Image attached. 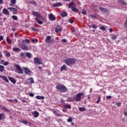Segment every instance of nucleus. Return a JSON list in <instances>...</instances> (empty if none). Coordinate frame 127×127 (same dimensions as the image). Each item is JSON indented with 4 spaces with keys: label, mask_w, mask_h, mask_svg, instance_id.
I'll list each match as a JSON object with an SVG mask.
<instances>
[{
    "label": "nucleus",
    "mask_w": 127,
    "mask_h": 127,
    "mask_svg": "<svg viewBox=\"0 0 127 127\" xmlns=\"http://www.w3.org/2000/svg\"><path fill=\"white\" fill-rule=\"evenodd\" d=\"M1 110H2V111L6 112H10V110L5 107V106H1Z\"/></svg>",
    "instance_id": "obj_21"
},
{
    "label": "nucleus",
    "mask_w": 127,
    "mask_h": 127,
    "mask_svg": "<svg viewBox=\"0 0 127 127\" xmlns=\"http://www.w3.org/2000/svg\"><path fill=\"white\" fill-rule=\"evenodd\" d=\"M64 108L65 109H71V105L69 104H66L64 106Z\"/></svg>",
    "instance_id": "obj_34"
},
{
    "label": "nucleus",
    "mask_w": 127,
    "mask_h": 127,
    "mask_svg": "<svg viewBox=\"0 0 127 127\" xmlns=\"http://www.w3.org/2000/svg\"><path fill=\"white\" fill-rule=\"evenodd\" d=\"M4 66H7L8 65V62H5L3 64Z\"/></svg>",
    "instance_id": "obj_55"
},
{
    "label": "nucleus",
    "mask_w": 127,
    "mask_h": 127,
    "mask_svg": "<svg viewBox=\"0 0 127 127\" xmlns=\"http://www.w3.org/2000/svg\"><path fill=\"white\" fill-rule=\"evenodd\" d=\"M61 41L62 42L64 43V42H66V41H67V40H66L65 39H63L61 40Z\"/></svg>",
    "instance_id": "obj_58"
},
{
    "label": "nucleus",
    "mask_w": 127,
    "mask_h": 127,
    "mask_svg": "<svg viewBox=\"0 0 127 127\" xmlns=\"http://www.w3.org/2000/svg\"><path fill=\"white\" fill-rule=\"evenodd\" d=\"M11 18H12V19H13L14 20H17L18 18H17V16H15V15H13L12 16Z\"/></svg>",
    "instance_id": "obj_44"
},
{
    "label": "nucleus",
    "mask_w": 127,
    "mask_h": 127,
    "mask_svg": "<svg viewBox=\"0 0 127 127\" xmlns=\"http://www.w3.org/2000/svg\"><path fill=\"white\" fill-rule=\"evenodd\" d=\"M5 119V115L4 113H0V121Z\"/></svg>",
    "instance_id": "obj_19"
},
{
    "label": "nucleus",
    "mask_w": 127,
    "mask_h": 127,
    "mask_svg": "<svg viewBox=\"0 0 127 127\" xmlns=\"http://www.w3.org/2000/svg\"><path fill=\"white\" fill-rule=\"evenodd\" d=\"M79 111H80V112H85V111H86V108H85V107H80L79 108Z\"/></svg>",
    "instance_id": "obj_38"
},
{
    "label": "nucleus",
    "mask_w": 127,
    "mask_h": 127,
    "mask_svg": "<svg viewBox=\"0 0 127 127\" xmlns=\"http://www.w3.org/2000/svg\"><path fill=\"white\" fill-rule=\"evenodd\" d=\"M14 101H15V103H18V100L17 99H14Z\"/></svg>",
    "instance_id": "obj_64"
},
{
    "label": "nucleus",
    "mask_w": 127,
    "mask_h": 127,
    "mask_svg": "<svg viewBox=\"0 0 127 127\" xmlns=\"http://www.w3.org/2000/svg\"><path fill=\"white\" fill-rule=\"evenodd\" d=\"M75 5H76L74 3V2L73 1H71V2H70L68 4V7L69 8H72V7H73V6H75Z\"/></svg>",
    "instance_id": "obj_22"
},
{
    "label": "nucleus",
    "mask_w": 127,
    "mask_h": 127,
    "mask_svg": "<svg viewBox=\"0 0 127 127\" xmlns=\"http://www.w3.org/2000/svg\"><path fill=\"white\" fill-rule=\"evenodd\" d=\"M81 13L82 14H86L87 13V12H86V10H83L82 11Z\"/></svg>",
    "instance_id": "obj_56"
},
{
    "label": "nucleus",
    "mask_w": 127,
    "mask_h": 127,
    "mask_svg": "<svg viewBox=\"0 0 127 127\" xmlns=\"http://www.w3.org/2000/svg\"><path fill=\"white\" fill-rule=\"evenodd\" d=\"M12 50L13 51H14V52H19V51H21V50H20L19 48H15V47L13 48Z\"/></svg>",
    "instance_id": "obj_28"
},
{
    "label": "nucleus",
    "mask_w": 127,
    "mask_h": 127,
    "mask_svg": "<svg viewBox=\"0 0 127 127\" xmlns=\"http://www.w3.org/2000/svg\"><path fill=\"white\" fill-rule=\"evenodd\" d=\"M64 62L67 66H73L77 62V59L74 58H69L65 59Z\"/></svg>",
    "instance_id": "obj_1"
},
{
    "label": "nucleus",
    "mask_w": 127,
    "mask_h": 127,
    "mask_svg": "<svg viewBox=\"0 0 127 127\" xmlns=\"http://www.w3.org/2000/svg\"><path fill=\"white\" fill-rule=\"evenodd\" d=\"M31 29L33 31H37L38 30V29L35 28L34 27H32Z\"/></svg>",
    "instance_id": "obj_48"
},
{
    "label": "nucleus",
    "mask_w": 127,
    "mask_h": 127,
    "mask_svg": "<svg viewBox=\"0 0 127 127\" xmlns=\"http://www.w3.org/2000/svg\"><path fill=\"white\" fill-rule=\"evenodd\" d=\"M67 102H74V99L71 97H69L66 100Z\"/></svg>",
    "instance_id": "obj_40"
},
{
    "label": "nucleus",
    "mask_w": 127,
    "mask_h": 127,
    "mask_svg": "<svg viewBox=\"0 0 127 127\" xmlns=\"http://www.w3.org/2000/svg\"><path fill=\"white\" fill-rule=\"evenodd\" d=\"M112 98V96L111 95H109V96H106V99H111Z\"/></svg>",
    "instance_id": "obj_59"
},
{
    "label": "nucleus",
    "mask_w": 127,
    "mask_h": 127,
    "mask_svg": "<svg viewBox=\"0 0 127 127\" xmlns=\"http://www.w3.org/2000/svg\"><path fill=\"white\" fill-rule=\"evenodd\" d=\"M25 55H26V57H27L29 59H31V57H32V55H31V53H30L29 52L26 53L25 54Z\"/></svg>",
    "instance_id": "obj_29"
},
{
    "label": "nucleus",
    "mask_w": 127,
    "mask_h": 127,
    "mask_svg": "<svg viewBox=\"0 0 127 127\" xmlns=\"http://www.w3.org/2000/svg\"><path fill=\"white\" fill-rule=\"evenodd\" d=\"M24 72L26 75H30L31 74V70L27 67H24Z\"/></svg>",
    "instance_id": "obj_10"
},
{
    "label": "nucleus",
    "mask_w": 127,
    "mask_h": 127,
    "mask_svg": "<svg viewBox=\"0 0 127 127\" xmlns=\"http://www.w3.org/2000/svg\"><path fill=\"white\" fill-rule=\"evenodd\" d=\"M125 26L126 28H127V20H126V21L125 22Z\"/></svg>",
    "instance_id": "obj_62"
},
{
    "label": "nucleus",
    "mask_w": 127,
    "mask_h": 127,
    "mask_svg": "<svg viewBox=\"0 0 127 127\" xmlns=\"http://www.w3.org/2000/svg\"><path fill=\"white\" fill-rule=\"evenodd\" d=\"M15 67L17 71H18V73H19V74H23V70H22V68H21L20 66H19V65L15 64Z\"/></svg>",
    "instance_id": "obj_7"
},
{
    "label": "nucleus",
    "mask_w": 127,
    "mask_h": 127,
    "mask_svg": "<svg viewBox=\"0 0 127 127\" xmlns=\"http://www.w3.org/2000/svg\"><path fill=\"white\" fill-rule=\"evenodd\" d=\"M36 99H37V100H44V99H45V97H44V96H40L39 95H38L36 97Z\"/></svg>",
    "instance_id": "obj_30"
},
{
    "label": "nucleus",
    "mask_w": 127,
    "mask_h": 127,
    "mask_svg": "<svg viewBox=\"0 0 127 127\" xmlns=\"http://www.w3.org/2000/svg\"><path fill=\"white\" fill-rule=\"evenodd\" d=\"M39 18H35V20L37 21V22L39 24H43V21L40 20L39 19Z\"/></svg>",
    "instance_id": "obj_25"
},
{
    "label": "nucleus",
    "mask_w": 127,
    "mask_h": 127,
    "mask_svg": "<svg viewBox=\"0 0 127 127\" xmlns=\"http://www.w3.org/2000/svg\"><path fill=\"white\" fill-rule=\"evenodd\" d=\"M17 12H18V10L16 8H14L13 10V14H17Z\"/></svg>",
    "instance_id": "obj_35"
},
{
    "label": "nucleus",
    "mask_w": 127,
    "mask_h": 127,
    "mask_svg": "<svg viewBox=\"0 0 127 127\" xmlns=\"http://www.w3.org/2000/svg\"><path fill=\"white\" fill-rule=\"evenodd\" d=\"M68 68L67 67V66L66 65L64 64L60 68L61 72H62L63 71H67Z\"/></svg>",
    "instance_id": "obj_13"
},
{
    "label": "nucleus",
    "mask_w": 127,
    "mask_h": 127,
    "mask_svg": "<svg viewBox=\"0 0 127 127\" xmlns=\"http://www.w3.org/2000/svg\"><path fill=\"white\" fill-rule=\"evenodd\" d=\"M11 3L9 4L10 6H14V4L16 3V0H10Z\"/></svg>",
    "instance_id": "obj_23"
},
{
    "label": "nucleus",
    "mask_w": 127,
    "mask_h": 127,
    "mask_svg": "<svg viewBox=\"0 0 127 127\" xmlns=\"http://www.w3.org/2000/svg\"><path fill=\"white\" fill-rule=\"evenodd\" d=\"M32 42L34 43V42H38V40H37V39H34L32 40Z\"/></svg>",
    "instance_id": "obj_54"
},
{
    "label": "nucleus",
    "mask_w": 127,
    "mask_h": 127,
    "mask_svg": "<svg viewBox=\"0 0 127 127\" xmlns=\"http://www.w3.org/2000/svg\"><path fill=\"white\" fill-rule=\"evenodd\" d=\"M118 38V36L115 34H113L111 36V39L112 40H115Z\"/></svg>",
    "instance_id": "obj_32"
},
{
    "label": "nucleus",
    "mask_w": 127,
    "mask_h": 127,
    "mask_svg": "<svg viewBox=\"0 0 127 127\" xmlns=\"http://www.w3.org/2000/svg\"><path fill=\"white\" fill-rule=\"evenodd\" d=\"M34 62L35 64H38V65H42V62H41V59L39 58H34Z\"/></svg>",
    "instance_id": "obj_6"
},
{
    "label": "nucleus",
    "mask_w": 127,
    "mask_h": 127,
    "mask_svg": "<svg viewBox=\"0 0 127 127\" xmlns=\"http://www.w3.org/2000/svg\"><path fill=\"white\" fill-rule=\"evenodd\" d=\"M30 3H31V4H33V5H37V3L34 0L30 1Z\"/></svg>",
    "instance_id": "obj_39"
},
{
    "label": "nucleus",
    "mask_w": 127,
    "mask_h": 127,
    "mask_svg": "<svg viewBox=\"0 0 127 127\" xmlns=\"http://www.w3.org/2000/svg\"><path fill=\"white\" fill-rule=\"evenodd\" d=\"M32 114L35 118H38V117L39 116V113L36 111H34L32 113Z\"/></svg>",
    "instance_id": "obj_16"
},
{
    "label": "nucleus",
    "mask_w": 127,
    "mask_h": 127,
    "mask_svg": "<svg viewBox=\"0 0 127 127\" xmlns=\"http://www.w3.org/2000/svg\"><path fill=\"white\" fill-rule=\"evenodd\" d=\"M84 93L82 92L77 93L76 95V97L75 98V101H76V102H80L82 98L84 99Z\"/></svg>",
    "instance_id": "obj_3"
},
{
    "label": "nucleus",
    "mask_w": 127,
    "mask_h": 127,
    "mask_svg": "<svg viewBox=\"0 0 127 127\" xmlns=\"http://www.w3.org/2000/svg\"><path fill=\"white\" fill-rule=\"evenodd\" d=\"M6 40L7 41V43H8V44H11V40H10V39L9 38V37H7Z\"/></svg>",
    "instance_id": "obj_31"
},
{
    "label": "nucleus",
    "mask_w": 127,
    "mask_h": 127,
    "mask_svg": "<svg viewBox=\"0 0 127 127\" xmlns=\"http://www.w3.org/2000/svg\"><path fill=\"white\" fill-rule=\"evenodd\" d=\"M2 12L5 15H9V11L5 8L2 9Z\"/></svg>",
    "instance_id": "obj_15"
},
{
    "label": "nucleus",
    "mask_w": 127,
    "mask_h": 127,
    "mask_svg": "<svg viewBox=\"0 0 127 127\" xmlns=\"http://www.w3.org/2000/svg\"><path fill=\"white\" fill-rule=\"evenodd\" d=\"M116 105L117 107H121V105H122V103L118 102L116 104Z\"/></svg>",
    "instance_id": "obj_53"
},
{
    "label": "nucleus",
    "mask_w": 127,
    "mask_h": 127,
    "mask_svg": "<svg viewBox=\"0 0 127 127\" xmlns=\"http://www.w3.org/2000/svg\"><path fill=\"white\" fill-rule=\"evenodd\" d=\"M60 15L61 16H63V17H65V16H67V12L63 11L61 12Z\"/></svg>",
    "instance_id": "obj_26"
},
{
    "label": "nucleus",
    "mask_w": 127,
    "mask_h": 127,
    "mask_svg": "<svg viewBox=\"0 0 127 127\" xmlns=\"http://www.w3.org/2000/svg\"><path fill=\"white\" fill-rule=\"evenodd\" d=\"M7 101H9V102H11V103H13V102H14L13 99H7Z\"/></svg>",
    "instance_id": "obj_60"
},
{
    "label": "nucleus",
    "mask_w": 127,
    "mask_h": 127,
    "mask_svg": "<svg viewBox=\"0 0 127 127\" xmlns=\"http://www.w3.org/2000/svg\"><path fill=\"white\" fill-rule=\"evenodd\" d=\"M71 10H72L74 12H79V9L76 8L75 6H72L71 7Z\"/></svg>",
    "instance_id": "obj_27"
},
{
    "label": "nucleus",
    "mask_w": 127,
    "mask_h": 127,
    "mask_svg": "<svg viewBox=\"0 0 127 127\" xmlns=\"http://www.w3.org/2000/svg\"><path fill=\"white\" fill-rule=\"evenodd\" d=\"M66 122H67V123H72V122H73V119H72V118H69L67 120Z\"/></svg>",
    "instance_id": "obj_42"
},
{
    "label": "nucleus",
    "mask_w": 127,
    "mask_h": 127,
    "mask_svg": "<svg viewBox=\"0 0 127 127\" xmlns=\"http://www.w3.org/2000/svg\"><path fill=\"white\" fill-rule=\"evenodd\" d=\"M8 79L11 82V83H12V84H15L16 83V80L12 77H8Z\"/></svg>",
    "instance_id": "obj_17"
},
{
    "label": "nucleus",
    "mask_w": 127,
    "mask_h": 127,
    "mask_svg": "<svg viewBox=\"0 0 127 127\" xmlns=\"http://www.w3.org/2000/svg\"><path fill=\"white\" fill-rule=\"evenodd\" d=\"M124 114L125 115V116H127V112L126 111H124Z\"/></svg>",
    "instance_id": "obj_63"
},
{
    "label": "nucleus",
    "mask_w": 127,
    "mask_h": 127,
    "mask_svg": "<svg viewBox=\"0 0 127 127\" xmlns=\"http://www.w3.org/2000/svg\"><path fill=\"white\" fill-rule=\"evenodd\" d=\"M5 56H6V57H10V53H9V52H7V53L5 54Z\"/></svg>",
    "instance_id": "obj_47"
},
{
    "label": "nucleus",
    "mask_w": 127,
    "mask_h": 127,
    "mask_svg": "<svg viewBox=\"0 0 127 127\" xmlns=\"http://www.w3.org/2000/svg\"><path fill=\"white\" fill-rule=\"evenodd\" d=\"M53 113H54L56 117H61V114L59 113L58 111L53 110Z\"/></svg>",
    "instance_id": "obj_18"
},
{
    "label": "nucleus",
    "mask_w": 127,
    "mask_h": 127,
    "mask_svg": "<svg viewBox=\"0 0 127 127\" xmlns=\"http://www.w3.org/2000/svg\"><path fill=\"white\" fill-rule=\"evenodd\" d=\"M49 19H50L51 21H54V20H56V17H55L53 14H50L49 15Z\"/></svg>",
    "instance_id": "obj_11"
},
{
    "label": "nucleus",
    "mask_w": 127,
    "mask_h": 127,
    "mask_svg": "<svg viewBox=\"0 0 127 127\" xmlns=\"http://www.w3.org/2000/svg\"><path fill=\"white\" fill-rule=\"evenodd\" d=\"M99 28L101 30H103V31H105V30H106V28L104 26L100 27Z\"/></svg>",
    "instance_id": "obj_46"
},
{
    "label": "nucleus",
    "mask_w": 127,
    "mask_h": 127,
    "mask_svg": "<svg viewBox=\"0 0 127 127\" xmlns=\"http://www.w3.org/2000/svg\"><path fill=\"white\" fill-rule=\"evenodd\" d=\"M62 29L63 28L61 26L58 25L56 27L55 31L56 32V33H58L59 32L62 31Z\"/></svg>",
    "instance_id": "obj_9"
},
{
    "label": "nucleus",
    "mask_w": 127,
    "mask_h": 127,
    "mask_svg": "<svg viewBox=\"0 0 127 127\" xmlns=\"http://www.w3.org/2000/svg\"><path fill=\"white\" fill-rule=\"evenodd\" d=\"M91 27L96 29V28H97V26L95 24H91Z\"/></svg>",
    "instance_id": "obj_49"
},
{
    "label": "nucleus",
    "mask_w": 127,
    "mask_h": 127,
    "mask_svg": "<svg viewBox=\"0 0 127 127\" xmlns=\"http://www.w3.org/2000/svg\"><path fill=\"white\" fill-rule=\"evenodd\" d=\"M20 57H21V58H22V59H24V58H25V54H24V53L22 52L20 53Z\"/></svg>",
    "instance_id": "obj_33"
},
{
    "label": "nucleus",
    "mask_w": 127,
    "mask_h": 127,
    "mask_svg": "<svg viewBox=\"0 0 127 127\" xmlns=\"http://www.w3.org/2000/svg\"><path fill=\"white\" fill-rule=\"evenodd\" d=\"M27 83L30 85H31V84L34 83V80L32 77H30L27 79Z\"/></svg>",
    "instance_id": "obj_12"
},
{
    "label": "nucleus",
    "mask_w": 127,
    "mask_h": 127,
    "mask_svg": "<svg viewBox=\"0 0 127 127\" xmlns=\"http://www.w3.org/2000/svg\"><path fill=\"white\" fill-rule=\"evenodd\" d=\"M99 9L101 11H103V12H108V11H109V10H108V9L102 7H99Z\"/></svg>",
    "instance_id": "obj_24"
},
{
    "label": "nucleus",
    "mask_w": 127,
    "mask_h": 127,
    "mask_svg": "<svg viewBox=\"0 0 127 127\" xmlns=\"http://www.w3.org/2000/svg\"><path fill=\"white\" fill-rule=\"evenodd\" d=\"M3 80H4V81H5L6 83H9V81H8L7 77H6V76L4 75V77H3Z\"/></svg>",
    "instance_id": "obj_41"
},
{
    "label": "nucleus",
    "mask_w": 127,
    "mask_h": 127,
    "mask_svg": "<svg viewBox=\"0 0 127 127\" xmlns=\"http://www.w3.org/2000/svg\"><path fill=\"white\" fill-rule=\"evenodd\" d=\"M117 2L118 3H119V4H122V5H127V2L123 0H118Z\"/></svg>",
    "instance_id": "obj_14"
},
{
    "label": "nucleus",
    "mask_w": 127,
    "mask_h": 127,
    "mask_svg": "<svg viewBox=\"0 0 127 127\" xmlns=\"http://www.w3.org/2000/svg\"><path fill=\"white\" fill-rule=\"evenodd\" d=\"M29 96H30V97H34V94L30 93H29Z\"/></svg>",
    "instance_id": "obj_57"
},
{
    "label": "nucleus",
    "mask_w": 127,
    "mask_h": 127,
    "mask_svg": "<svg viewBox=\"0 0 127 127\" xmlns=\"http://www.w3.org/2000/svg\"><path fill=\"white\" fill-rule=\"evenodd\" d=\"M1 40H3V37L0 36V42L1 41Z\"/></svg>",
    "instance_id": "obj_61"
},
{
    "label": "nucleus",
    "mask_w": 127,
    "mask_h": 127,
    "mask_svg": "<svg viewBox=\"0 0 127 127\" xmlns=\"http://www.w3.org/2000/svg\"><path fill=\"white\" fill-rule=\"evenodd\" d=\"M61 5H62V3L59 2L54 3L53 6H54V7H57V6H61Z\"/></svg>",
    "instance_id": "obj_20"
},
{
    "label": "nucleus",
    "mask_w": 127,
    "mask_h": 127,
    "mask_svg": "<svg viewBox=\"0 0 127 127\" xmlns=\"http://www.w3.org/2000/svg\"><path fill=\"white\" fill-rule=\"evenodd\" d=\"M90 17H92V18H95L97 19V16H96V14H93L92 15H90Z\"/></svg>",
    "instance_id": "obj_45"
},
{
    "label": "nucleus",
    "mask_w": 127,
    "mask_h": 127,
    "mask_svg": "<svg viewBox=\"0 0 127 127\" xmlns=\"http://www.w3.org/2000/svg\"><path fill=\"white\" fill-rule=\"evenodd\" d=\"M68 21L69 22H70V23H73L74 22V20H73L71 18H70L68 19Z\"/></svg>",
    "instance_id": "obj_52"
},
{
    "label": "nucleus",
    "mask_w": 127,
    "mask_h": 127,
    "mask_svg": "<svg viewBox=\"0 0 127 127\" xmlns=\"http://www.w3.org/2000/svg\"><path fill=\"white\" fill-rule=\"evenodd\" d=\"M32 14L33 15H34V16L36 17V18H42V16L41 15H40V13H39L37 11H33L32 12Z\"/></svg>",
    "instance_id": "obj_8"
},
{
    "label": "nucleus",
    "mask_w": 127,
    "mask_h": 127,
    "mask_svg": "<svg viewBox=\"0 0 127 127\" xmlns=\"http://www.w3.org/2000/svg\"><path fill=\"white\" fill-rule=\"evenodd\" d=\"M20 123H22L23 124H25V125H27L28 124V122L23 120V121H19Z\"/></svg>",
    "instance_id": "obj_43"
},
{
    "label": "nucleus",
    "mask_w": 127,
    "mask_h": 127,
    "mask_svg": "<svg viewBox=\"0 0 127 127\" xmlns=\"http://www.w3.org/2000/svg\"><path fill=\"white\" fill-rule=\"evenodd\" d=\"M100 101H101V97H100V95H98V100L97 101L96 104H99Z\"/></svg>",
    "instance_id": "obj_51"
},
{
    "label": "nucleus",
    "mask_w": 127,
    "mask_h": 127,
    "mask_svg": "<svg viewBox=\"0 0 127 127\" xmlns=\"http://www.w3.org/2000/svg\"><path fill=\"white\" fill-rule=\"evenodd\" d=\"M3 71H4V66L0 65V72H1L2 73V72H3Z\"/></svg>",
    "instance_id": "obj_37"
},
{
    "label": "nucleus",
    "mask_w": 127,
    "mask_h": 127,
    "mask_svg": "<svg viewBox=\"0 0 127 127\" xmlns=\"http://www.w3.org/2000/svg\"><path fill=\"white\" fill-rule=\"evenodd\" d=\"M22 42L23 43H24L25 42H26V43L29 44L30 43V40H29V39H26L25 40H23Z\"/></svg>",
    "instance_id": "obj_36"
},
{
    "label": "nucleus",
    "mask_w": 127,
    "mask_h": 127,
    "mask_svg": "<svg viewBox=\"0 0 127 127\" xmlns=\"http://www.w3.org/2000/svg\"><path fill=\"white\" fill-rule=\"evenodd\" d=\"M56 88L58 91L61 92V93H65L68 91L67 87H65L64 85L61 83H58L57 85Z\"/></svg>",
    "instance_id": "obj_2"
},
{
    "label": "nucleus",
    "mask_w": 127,
    "mask_h": 127,
    "mask_svg": "<svg viewBox=\"0 0 127 127\" xmlns=\"http://www.w3.org/2000/svg\"><path fill=\"white\" fill-rule=\"evenodd\" d=\"M19 47L22 49V50H25L26 51H27L28 50V48L27 46H26L24 44H21L20 43H18Z\"/></svg>",
    "instance_id": "obj_5"
},
{
    "label": "nucleus",
    "mask_w": 127,
    "mask_h": 127,
    "mask_svg": "<svg viewBox=\"0 0 127 127\" xmlns=\"http://www.w3.org/2000/svg\"><path fill=\"white\" fill-rule=\"evenodd\" d=\"M45 41L46 43H53L54 42V39H51V36H47L46 38Z\"/></svg>",
    "instance_id": "obj_4"
},
{
    "label": "nucleus",
    "mask_w": 127,
    "mask_h": 127,
    "mask_svg": "<svg viewBox=\"0 0 127 127\" xmlns=\"http://www.w3.org/2000/svg\"><path fill=\"white\" fill-rule=\"evenodd\" d=\"M14 7H8L7 9H9V10H10L11 11L13 12V9H14Z\"/></svg>",
    "instance_id": "obj_50"
}]
</instances>
